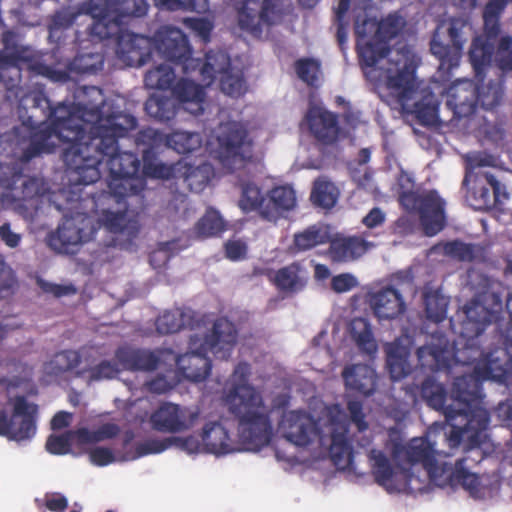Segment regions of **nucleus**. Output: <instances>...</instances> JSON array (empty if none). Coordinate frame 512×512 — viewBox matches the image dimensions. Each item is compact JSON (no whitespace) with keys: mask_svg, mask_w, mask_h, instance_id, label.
<instances>
[{"mask_svg":"<svg viewBox=\"0 0 512 512\" xmlns=\"http://www.w3.org/2000/svg\"><path fill=\"white\" fill-rule=\"evenodd\" d=\"M82 92L94 102H79L76 106L59 103L51 107L45 98L50 123L41 122L32 128L23 160L53 152V139H57L68 145L63 161L72 180L85 190L95 191L98 200L114 197L120 202L138 195L145 188L144 180L138 176L140 159L136 153L120 151L118 145L119 138L136 128L137 119L123 113L104 117L102 90L91 86L84 87Z\"/></svg>","mask_w":512,"mask_h":512,"instance_id":"nucleus-1","label":"nucleus"},{"mask_svg":"<svg viewBox=\"0 0 512 512\" xmlns=\"http://www.w3.org/2000/svg\"><path fill=\"white\" fill-rule=\"evenodd\" d=\"M502 298L495 292H485L469 301L464 307L465 319L461 323L460 336L451 353L447 347L424 345L416 351L421 368L432 372L445 370L452 372L454 364L472 363L483 355V333L492 323H496V337L512 351V293L506 300L509 321L501 320Z\"/></svg>","mask_w":512,"mask_h":512,"instance_id":"nucleus-2","label":"nucleus"},{"mask_svg":"<svg viewBox=\"0 0 512 512\" xmlns=\"http://www.w3.org/2000/svg\"><path fill=\"white\" fill-rule=\"evenodd\" d=\"M503 369L478 368L476 375L464 372L455 377L451 395L433 378L427 377L421 384L420 395L426 404L441 411L451 431L447 437L450 448L460 445L466 438L471 445H480L490 423L489 412L480 406L482 382L488 377H503Z\"/></svg>","mask_w":512,"mask_h":512,"instance_id":"nucleus-3","label":"nucleus"},{"mask_svg":"<svg viewBox=\"0 0 512 512\" xmlns=\"http://www.w3.org/2000/svg\"><path fill=\"white\" fill-rule=\"evenodd\" d=\"M251 365L239 362L233 371V386L225 401L238 422V436L247 450H260L267 446L273 435L271 410L255 387L248 384Z\"/></svg>","mask_w":512,"mask_h":512,"instance_id":"nucleus-4","label":"nucleus"},{"mask_svg":"<svg viewBox=\"0 0 512 512\" xmlns=\"http://www.w3.org/2000/svg\"><path fill=\"white\" fill-rule=\"evenodd\" d=\"M51 204L63 214L62 223L47 237L48 245L53 250L73 254L79 244L93 239L97 229L90 219V213L97 212L99 206L95 191L85 190L73 181L68 189L54 195Z\"/></svg>","mask_w":512,"mask_h":512,"instance_id":"nucleus-5","label":"nucleus"},{"mask_svg":"<svg viewBox=\"0 0 512 512\" xmlns=\"http://www.w3.org/2000/svg\"><path fill=\"white\" fill-rule=\"evenodd\" d=\"M237 338L238 331L234 323L225 317L217 318L204 337L190 335V351L176 358L179 372L189 381H204L212 369V361L207 354L211 353L220 360L229 359L237 344Z\"/></svg>","mask_w":512,"mask_h":512,"instance_id":"nucleus-6","label":"nucleus"},{"mask_svg":"<svg viewBox=\"0 0 512 512\" xmlns=\"http://www.w3.org/2000/svg\"><path fill=\"white\" fill-rule=\"evenodd\" d=\"M391 61L394 67L388 69L387 88L397 97L402 111L413 115L422 126L434 125L438 106L433 102L431 92L419 97L415 55L411 51H399Z\"/></svg>","mask_w":512,"mask_h":512,"instance_id":"nucleus-7","label":"nucleus"},{"mask_svg":"<svg viewBox=\"0 0 512 512\" xmlns=\"http://www.w3.org/2000/svg\"><path fill=\"white\" fill-rule=\"evenodd\" d=\"M148 9L146 0H90L87 13L93 22L89 33L100 40L110 39L130 18L145 16Z\"/></svg>","mask_w":512,"mask_h":512,"instance_id":"nucleus-8","label":"nucleus"},{"mask_svg":"<svg viewBox=\"0 0 512 512\" xmlns=\"http://www.w3.org/2000/svg\"><path fill=\"white\" fill-rule=\"evenodd\" d=\"M216 139V157L223 166L235 169L254 161V141L242 123L221 124Z\"/></svg>","mask_w":512,"mask_h":512,"instance_id":"nucleus-9","label":"nucleus"},{"mask_svg":"<svg viewBox=\"0 0 512 512\" xmlns=\"http://www.w3.org/2000/svg\"><path fill=\"white\" fill-rule=\"evenodd\" d=\"M237 12L238 26L254 37H261L264 27H271L283 19L288 0H232Z\"/></svg>","mask_w":512,"mask_h":512,"instance_id":"nucleus-10","label":"nucleus"},{"mask_svg":"<svg viewBox=\"0 0 512 512\" xmlns=\"http://www.w3.org/2000/svg\"><path fill=\"white\" fill-rule=\"evenodd\" d=\"M0 187L5 189L0 193L1 203L18 210L24 217L32 216L39 209L46 191L43 181L35 177L26 178L17 171L10 179L0 178Z\"/></svg>","mask_w":512,"mask_h":512,"instance_id":"nucleus-11","label":"nucleus"},{"mask_svg":"<svg viewBox=\"0 0 512 512\" xmlns=\"http://www.w3.org/2000/svg\"><path fill=\"white\" fill-rule=\"evenodd\" d=\"M401 205L408 211H417L425 235L434 236L446 226L445 201L438 192L430 190L422 194L404 191L399 196Z\"/></svg>","mask_w":512,"mask_h":512,"instance_id":"nucleus-12","label":"nucleus"},{"mask_svg":"<svg viewBox=\"0 0 512 512\" xmlns=\"http://www.w3.org/2000/svg\"><path fill=\"white\" fill-rule=\"evenodd\" d=\"M448 454H442L434 448V445L426 437L413 438L406 445L396 446L393 450V458L402 467L408 465L414 467L420 464L431 483L435 484L442 464L446 463Z\"/></svg>","mask_w":512,"mask_h":512,"instance_id":"nucleus-13","label":"nucleus"},{"mask_svg":"<svg viewBox=\"0 0 512 512\" xmlns=\"http://www.w3.org/2000/svg\"><path fill=\"white\" fill-rule=\"evenodd\" d=\"M200 74L207 85L219 79L221 91L231 97L238 98L245 92V80L242 73H234L229 55L224 51L206 53Z\"/></svg>","mask_w":512,"mask_h":512,"instance_id":"nucleus-14","label":"nucleus"},{"mask_svg":"<svg viewBox=\"0 0 512 512\" xmlns=\"http://www.w3.org/2000/svg\"><path fill=\"white\" fill-rule=\"evenodd\" d=\"M157 48L163 57L181 66L182 72L188 74L201 69V59L192 57V49L186 35L178 28L164 27L157 35Z\"/></svg>","mask_w":512,"mask_h":512,"instance_id":"nucleus-15","label":"nucleus"},{"mask_svg":"<svg viewBox=\"0 0 512 512\" xmlns=\"http://www.w3.org/2000/svg\"><path fill=\"white\" fill-rule=\"evenodd\" d=\"M37 411V405L17 396L11 416L5 410L0 411V435L16 441L31 439L36 433Z\"/></svg>","mask_w":512,"mask_h":512,"instance_id":"nucleus-16","label":"nucleus"},{"mask_svg":"<svg viewBox=\"0 0 512 512\" xmlns=\"http://www.w3.org/2000/svg\"><path fill=\"white\" fill-rule=\"evenodd\" d=\"M463 185L467 187V198L476 210L490 209L508 198L505 187L489 172L467 171Z\"/></svg>","mask_w":512,"mask_h":512,"instance_id":"nucleus-17","label":"nucleus"},{"mask_svg":"<svg viewBox=\"0 0 512 512\" xmlns=\"http://www.w3.org/2000/svg\"><path fill=\"white\" fill-rule=\"evenodd\" d=\"M200 416L192 409L172 402H162L149 417L151 428L161 433H182L194 427Z\"/></svg>","mask_w":512,"mask_h":512,"instance_id":"nucleus-18","label":"nucleus"},{"mask_svg":"<svg viewBox=\"0 0 512 512\" xmlns=\"http://www.w3.org/2000/svg\"><path fill=\"white\" fill-rule=\"evenodd\" d=\"M280 429L283 436L296 446L307 447L316 438L321 445L324 444L318 423L306 412L289 411L284 415Z\"/></svg>","mask_w":512,"mask_h":512,"instance_id":"nucleus-19","label":"nucleus"},{"mask_svg":"<svg viewBox=\"0 0 512 512\" xmlns=\"http://www.w3.org/2000/svg\"><path fill=\"white\" fill-rule=\"evenodd\" d=\"M269 279L280 293L292 296L306 288L310 272L305 260H295L276 270Z\"/></svg>","mask_w":512,"mask_h":512,"instance_id":"nucleus-20","label":"nucleus"},{"mask_svg":"<svg viewBox=\"0 0 512 512\" xmlns=\"http://www.w3.org/2000/svg\"><path fill=\"white\" fill-rule=\"evenodd\" d=\"M367 303L379 321L396 319L406 311L402 294L392 286L369 292Z\"/></svg>","mask_w":512,"mask_h":512,"instance_id":"nucleus-21","label":"nucleus"},{"mask_svg":"<svg viewBox=\"0 0 512 512\" xmlns=\"http://www.w3.org/2000/svg\"><path fill=\"white\" fill-rule=\"evenodd\" d=\"M465 461L466 458H460L454 465L449 461L442 464L441 472L434 485L441 488L461 486L475 496L480 490V478L464 466Z\"/></svg>","mask_w":512,"mask_h":512,"instance_id":"nucleus-22","label":"nucleus"},{"mask_svg":"<svg viewBox=\"0 0 512 512\" xmlns=\"http://www.w3.org/2000/svg\"><path fill=\"white\" fill-rule=\"evenodd\" d=\"M478 85L471 80H458L447 89V106L457 118L473 115L477 108Z\"/></svg>","mask_w":512,"mask_h":512,"instance_id":"nucleus-23","label":"nucleus"},{"mask_svg":"<svg viewBox=\"0 0 512 512\" xmlns=\"http://www.w3.org/2000/svg\"><path fill=\"white\" fill-rule=\"evenodd\" d=\"M111 38L116 39V54L120 60L129 66L144 63L148 55V37L125 31L120 26L119 32Z\"/></svg>","mask_w":512,"mask_h":512,"instance_id":"nucleus-24","label":"nucleus"},{"mask_svg":"<svg viewBox=\"0 0 512 512\" xmlns=\"http://www.w3.org/2000/svg\"><path fill=\"white\" fill-rule=\"evenodd\" d=\"M450 44H443L433 38L430 42L431 53L440 61L439 69L450 71L459 65L465 40L462 37L461 28L451 23L448 28Z\"/></svg>","mask_w":512,"mask_h":512,"instance_id":"nucleus-25","label":"nucleus"},{"mask_svg":"<svg viewBox=\"0 0 512 512\" xmlns=\"http://www.w3.org/2000/svg\"><path fill=\"white\" fill-rule=\"evenodd\" d=\"M356 51L358 54L359 63L362 68L375 67L381 60L389 56L387 60V67H381V70H383V76L387 82L388 69L390 67H394V64L391 61L392 58L395 57V54L399 51L410 50L403 48L391 51L386 41H383L380 38H376L374 35V37L369 41L362 42L358 40L356 42Z\"/></svg>","mask_w":512,"mask_h":512,"instance_id":"nucleus-26","label":"nucleus"},{"mask_svg":"<svg viewBox=\"0 0 512 512\" xmlns=\"http://www.w3.org/2000/svg\"><path fill=\"white\" fill-rule=\"evenodd\" d=\"M348 434L349 429L346 424L332 421L329 456L339 470L351 469L353 467V446Z\"/></svg>","mask_w":512,"mask_h":512,"instance_id":"nucleus-27","label":"nucleus"},{"mask_svg":"<svg viewBox=\"0 0 512 512\" xmlns=\"http://www.w3.org/2000/svg\"><path fill=\"white\" fill-rule=\"evenodd\" d=\"M114 355L121 369L126 371H154L160 363V356L156 352L130 345L119 346Z\"/></svg>","mask_w":512,"mask_h":512,"instance_id":"nucleus-28","label":"nucleus"},{"mask_svg":"<svg viewBox=\"0 0 512 512\" xmlns=\"http://www.w3.org/2000/svg\"><path fill=\"white\" fill-rule=\"evenodd\" d=\"M296 206V194L288 185L275 186L266 194L262 219L276 222Z\"/></svg>","mask_w":512,"mask_h":512,"instance_id":"nucleus-29","label":"nucleus"},{"mask_svg":"<svg viewBox=\"0 0 512 512\" xmlns=\"http://www.w3.org/2000/svg\"><path fill=\"white\" fill-rule=\"evenodd\" d=\"M126 198L120 202L114 197L102 198L99 200L97 212L90 213V219L93 215H100L98 218L99 226H103L109 232L118 233L122 232L126 222L127 204Z\"/></svg>","mask_w":512,"mask_h":512,"instance_id":"nucleus-30","label":"nucleus"},{"mask_svg":"<svg viewBox=\"0 0 512 512\" xmlns=\"http://www.w3.org/2000/svg\"><path fill=\"white\" fill-rule=\"evenodd\" d=\"M368 458L375 482L387 492L393 493L394 486L400 476V470L403 468L402 465L397 462L398 465L394 468L385 453L378 449H371Z\"/></svg>","mask_w":512,"mask_h":512,"instance_id":"nucleus-31","label":"nucleus"},{"mask_svg":"<svg viewBox=\"0 0 512 512\" xmlns=\"http://www.w3.org/2000/svg\"><path fill=\"white\" fill-rule=\"evenodd\" d=\"M342 377L348 389L364 396L372 395L376 389V372L367 364H354L345 367Z\"/></svg>","mask_w":512,"mask_h":512,"instance_id":"nucleus-32","label":"nucleus"},{"mask_svg":"<svg viewBox=\"0 0 512 512\" xmlns=\"http://www.w3.org/2000/svg\"><path fill=\"white\" fill-rule=\"evenodd\" d=\"M314 138L323 144H333L340 132L337 115L330 111L310 112L307 116Z\"/></svg>","mask_w":512,"mask_h":512,"instance_id":"nucleus-33","label":"nucleus"},{"mask_svg":"<svg viewBox=\"0 0 512 512\" xmlns=\"http://www.w3.org/2000/svg\"><path fill=\"white\" fill-rule=\"evenodd\" d=\"M372 243L358 236L335 239L330 242L329 257L333 262H351L364 255Z\"/></svg>","mask_w":512,"mask_h":512,"instance_id":"nucleus-34","label":"nucleus"},{"mask_svg":"<svg viewBox=\"0 0 512 512\" xmlns=\"http://www.w3.org/2000/svg\"><path fill=\"white\" fill-rule=\"evenodd\" d=\"M512 359V351L506 349V345L500 341L499 338H497V345H495L494 348H490L487 351L483 348V355L479 357L478 359H475L472 363L466 364L473 365V371L471 372L472 375H476V370L478 368H484V367H490L492 369L496 367H500L503 369V377L496 378V377H488L485 378V380H495L498 382L505 381L508 373L509 368V362Z\"/></svg>","mask_w":512,"mask_h":512,"instance_id":"nucleus-35","label":"nucleus"},{"mask_svg":"<svg viewBox=\"0 0 512 512\" xmlns=\"http://www.w3.org/2000/svg\"><path fill=\"white\" fill-rule=\"evenodd\" d=\"M200 437L203 440L205 453L219 456L235 450L227 429L219 422L205 424Z\"/></svg>","mask_w":512,"mask_h":512,"instance_id":"nucleus-36","label":"nucleus"},{"mask_svg":"<svg viewBox=\"0 0 512 512\" xmlns=\"http://www.w3.org/2000/svg\"><path fill=\"white\" fill-rule=\"evenodd\" d=\"M330 242V233L326 226L323 224H313L302 231L296 232L293 235V240L289 246L291 254H298L309 251L317 246L324 245Z\"/></svg>","mask_w":512,"mask_h":512,"instance_id":"nucleus-37","label":"nucleus"},{"mask_svg":"<svg viewBox=\"0 0 512 512\" xmlns=\"http://www.w3.org/2000/svg\"><path fill=\"white\" fill-rule=\"evenodd\" d=\"M409 346L403 345L401 339L386 346V363L393 380H401L411 372Z\"/></svg>","mask_w":512,"mask_h":512,"instance_id":"nucleus-38","label":"nucleus"},{"mask_svg":"<svg viewBox=\"0 0 512 512\" xmlns=\"http://www.w3.org/2000/svg\"><path fill=\"white\" fill-rule=\"evenodd\" d=\"M182 171L178 174V180L191 192L199 193L205 189L214 177V168L209 163L193 166L182 159Z\"/></svg>","mask_w":512,"mask_h":512,"instance_id":"nucleus-39","label":"nucleus"},{"mask_svg":"<svg viewBox=\"0 0 512 512\" xmlns=\"http://www.w3.org/2000/svg\"><path fill=\"white\" fill-rule=\"evenodd\" d=\"M17 37V34L12 30L3 32V49L0 50V68L17 66L21 62L29 61V49L20 45Z\"/></svg>","mask_w":512,"mask_h":512,"instance_id":"nucleus-40","label":"nucleus"},{"mask_svg":"<svg viewBox=\"0 0 512 512\" xmlns=\"http://www.w3.org/2000/svg\"><path fill=\"white\" fill-rule=\"evenodd\" d=\"M495 42L487 40L485 37L477 36L473 39L469 50V60L476 73L481 76L488 68L495 54Z\"/></svg>","mask_w":512,"mask_h":512,"instance_id":"nucleus-41","label":"nucleus"},{"mask_svg":"<svg viewBox=\"0 0 512 512\" xmlns=\"http://www.w3.org/2000/svg\"><path fill=\"white\" fill-rule=\"evenodd\" d=\"M340 196L339 188L327 177H318L312 187L310 200L315 206L331 209Z\"/></svg>","mask_w":512,"mask_h":512,"instance_id":"nucleus-42","label":"nucleus"},{"mask_svg":"<svg viewBox=\"0 0 512 512\" xmlns=\"http://www.w3.org/2000/svg\"><path fill=\"white\" fill-rule=\"evenodd\" d=\"M82 362L80 353L76 350L66 349L57 352L52 359L45 364V371L50 376H61L64 373L74 371Z\"/></svg>","mask_w":512,"mask_h":512,"instance_id":"nucleus-43","label":"nucleus"},{"mask_svg":"<svg viewBox=\"0 0 512 512\" xmlns=\"http://www.w3.org/2000/svg\"><path fill=\"white\" fill-rule=\"evenodd\" d=\"M241 196L238 202L240 209L245 212H258L262 218V211L266 202V195L261 193V189L251 181H240Z\"/></svg>","mask_w":512,"mask_h":512,"instance_id":"nucleus-44","label":"nucleus"},{"mask_svg":"<svg viewBox=\"0 0 512 512\" xmlns=\"http://www.w3.org/2000/svg\"><path fill=\"white\" fill-rule=\"evenodd\" d=\"M191 315L180 308L165 311L156 320L158 333L166 335L180 331L191 324Z\"/></svg>","mask_w":512,"mask_h":512,"instance_id":"nucleus-45","label":"nucleus"},{"mask_svg":"<svg viewBox=\"0 0 512 512\" xmlns=\"http://www.w3.org/2000/svg\"><path fill=\"white\" fill-rule=\"evenodd\" d=\"M122 371L120 364L115 361L103 360L90 368L78 369L75 371V377L87 378L88 382H98L116 378Z\"/></svg>","mask_w":512,"mask_h":512,"instance_id":"nucleus-46","label":"nucleus"},{"mask_svg":"<svg viewBox=\"0 0 512 512\" xmlns=\"http://www.w3.org/2000/svg\"><path fill=\"white\" fill-rule=\"evenodd\" d=\"M173 95L180 103H193L197 111H202L205 92L201 85L188 79H180L172 89Z\"/></svg>","mask_w":512,"mask_h":512,"instance_id":"nucleus-47","label":"nucleus"},{"mask_svg":"<svg viewBox=\"0 0 512 512\" xmlns=\"http://www.w3.org/2000/svg\"><path fill=\"white\" fill-rule=\"evenodd\" d=\"M349 332L360 350L366 353H372L376 350L371 325L367 319L362 317L354 318L350 322Z\"/></svg>","mask_w":512,"mask_h":512,"instance_id":"nucleus-48","label":"nucleus"},{"mask_svg":"<svg viewBox=\"0 0 512 512\" xmlns=\"http://www.w3.org/2000/svg\"><path fill=\"white\" fill-rule=\"evenodd\" d=\"M425 313L429 320L440 323L447 315L449 300L437 290H425L423 292Z\"/></svg>","mask_w":512,"mask_h":512,"instance_id":"nucleus-49","label":"nucleus"},{"mask_svg":"<svg viewBox=\"0 0 512 512\" xmlns=\"http://www.w3.org/2000/svg\"><path fill=\"white\" fill-rule=\"evenodd\" d=\"M503 83L504 80L498 78L478 86L477 104L480 103L485 110H491L498 106L504 95Z\"/></svg>","mask_w":512,"mask_h":512,"instance_id":"nucleus-50","label":"nucleus"},{"mask_svg":"<svg viewBox=\"0 0 512 512\" xmlns=\"http://www.w3.org/2000/svg\"><path fill=\"white\" fill-rule=\"evenodd\" d=\"M426 478H422L413 471V467H403L400 470V476L394 486L393 493L417 494L424 493L426 489Z\"/></svg>","mask_w":512,"mask_h":512,"instance_id":"nucleus-51","label":"nucleus"},{"mask_svg":"<svg viewBox=\"0 0 512 512\" xmlns=\"http://www.w3.org/2000/svg\"><path fill=\"white\" fill-rule=\"evenodd\" d=\"M120 433V427L115 423H105L98 429L90 431L88 428H79L75 437L81 444H94L104 440L113 439Z\"/></svg>","mask_w":512,"mask_h":512,"instance_id":"nucleus-52","label":"nucleus"},{"mask_svg":"<svg viewBox=\"0 0 512 512\" xmlns=\"http://www.w3.org/2000/svg\"><path fill=\"white\" fill-rule=\"evenodd\" d=\"M145 111L150 117L162 122L169 121L176 115L174 102L168 97H149L145 102Z\"/></svg>","mask_w":512,"mask_h":512,"instance_id":"nucleus-53","label":"nucleus"},{"mask_svg":"<svg viewBox=\"0 0 512 512\" xmlns=\"http://www.w3.org/2000/svg\"><path fill=\"white\" fill-rule=\"evenodd\" d=\"M183 168L182 159L169 165L162 162L156 163L148 161L146 157H144L143 174L150 178L163 180L174 179L177 181L178 174Z\"/></svg>","mask_w":512,"mask_h":512,"instance_id":"nucleus-54","label":"nucleus"},{"mask_svg":"<svg viewBox=\"0 0 512 512\" xmlns=\"http://www.w3.org/2000/svg\"><path fill=\"white\" fill-rule=\"evenodd\" d=\"M175 80L174 69L168 64H160L149 70L144 78L145 85L151 89L168 90Z\"/></svg>","mask_w":512,"mask_h":512,"instance_id":"nucleus-55","label":"nucleus"},{"mask_svg":"<svg viewBox=\"0 0 512 512\" xmlns=\"http://www.w3.org/2000/svg\"><path fill=\"white\" fill-rule=\"evenodd\" d=\"M195 229L200 236H217L225 230V222L217 210L209 208L198 220Z\"/></svg>","mask_w":512,"mask_h":512,"instance_id":"nucleus-56","label":"nucleus"},{"mask_svg":"<svg viewBox=\"0 0 512 512\" xmlns=\"http://www.w3.org/2000/svg\"><path fill=\"white\" fill-rule=\"evenodd\" d=\"M446 256L462 262H473L480 253L477 245L465 243L461 240L448 241L443 245Z\"/></svg>","mask_w":512,"mask_h":512,"instance_id":"nucleus-57","label":"nucleus"},{"mask_svg":"<svg viewBox=\"0 0 512 512\" xmlns=\"http://www.w3.org/2000/svg\"><path fill=\"white\" fill-rule=\"evenodd\" d=\"M167 144L180 154L191 153L200 142L197 133L177 131L167 136Z\"/></svg>","mask_w":512,"mask_h":512,"instance_id":"nucleus-58","label":"nucleus"},{"mask_svg":"<svg viewBox=\"0 0 512 512\" xmlns=\"http://www.w3.org/2000/svg\"><path fill=\"white\" fill-rule=\"evenodd\" d=\"M404 20L397 14H389L380 22H376V38L388 42L395 38L401 31Z\"/></svg>","mask_w":512,"mask_h":512,"instance_id":"nucleus-59","label":"nucleus"},{"mask_svg":"<svg viewBox=\"0 0 512 512\" xmlns=\"http://www.w3.org/2000/svg\"><path fill=\"white\" fill-rule=\"evenodd\" d=\"M295 71L300 80L309 86H313L318 81L321 70V64L314 58H300L296 60Z\"/></svg>","mask_w":512,"mask_h":512,"instance_id":"nucleus-60","label":"nucleus"},{"mask_svg":"<svg viewBox=\"0 0 512 512\" xmlns=\"http://www.w3.org/2000/svg\"><path fill=\"white\" fill-rule=\"evenodd\" d=\"M495 62L501 71H512V37L510 35L500 38L495 52Z\"/></svg>","mask_w":512,"mask_h":512,"instance_id":"nucleus-61","label":"nucleus"},{"mask_svg":"<svg viewBox=\"0 0 512 512\" xmlns=\"http://www.w3.org/2000/svg\"><path fill=\"white\" fill-rule=\"evenodd\" d=\"M103 56L99 53L81 54L74 58L73 69L80 73H96L103 67Z\"/></svg>","mask_w":512,"mask_h":512,"instance_id":"nucleus-62","label":"nucleus"},{"mask_svg":"<svg viewBox=\"0 0 512 512\" xmlns=\"http://www.w3.org/2000/svg\"><path fill=\"white\" fill-rule=\"evenodd\" d=\"M171 447L170 437L164 439L151 438L135 446V455L132 459H137L149 454H158Z\"/></svg>","mask_w":512,"mask_h":512,"instance_id":"nucleus-63","label":"nucleus"},{"mask_svg":"<svg viewBox=\"0 0 512 512\" xmlns=\"http://www.w3.org/2000/svg\"><path fill=\"white\" fill-rule=\"evenodd\" d=\"M351 0H339L337 9L335 11L336 17V38L338 45L342 51L345 49V45L348 37L347 24L344 22V17L349 10Z\"/></svg>","mask_w":512,"mask_h":512,"instance_id":"nucleus-64","label":"nucleus"}]
</instances>
